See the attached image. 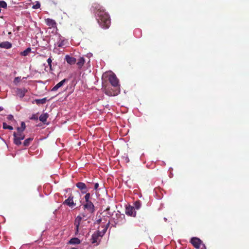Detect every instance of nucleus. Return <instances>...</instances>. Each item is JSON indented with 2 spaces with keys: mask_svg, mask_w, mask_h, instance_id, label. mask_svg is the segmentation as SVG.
Listing matches in <instances>:
<instances>
[{
  "mask_svg": "<svg viewBox=\"0 0 249 249\" xmlns=\"http://www.w3.org/2000/svg\"><path fill=\"white\" fill-rule=\"evenodd\" d=\"M31 141V138H29L26 139V140H25L23 142L24 145L25 146L29 145Z\"/></svg>",
  "mask_w": 249,
  "mask_h": 249,
  "instance_id": "nucleus-25",
  "label": "nucleus"
},
{
  "mask_svg": "<svg viewBox=\"0 0 249 249\" xmlns=\"http://www.w3.org/2000/svg\"><path fill=\"white\" fill-rule=\"evenodd\" d=\"M21 80V77H16L15 78L13 83L15 85H17Z\"/></svg>",
  "mask_w": 249,
  "mask_h": 249,
  "instance_id": "nucleus-24",
  "label": "nucleus"
},
{
  "mask_svg": "<svg viewBox=\"0 0 249 249\" xmlns=\"http://www.w3.org/2000/svg\"><path fill=\"white\" fill-rule=\"evenodd\" d=\"M82 218L80 216H77L74 221V225L75 226V233L77 234L78 232L79 227L80 225V222Z\"/></svg>",
  "mask_w": 249,
  "mask_h": 249,
  "instance_id": "nucleus-14",
  "label": "nucleus"
},
{
  "mask_svg": "<svg viewBox=\"0 0 249 249\" xmlns=\"http://www.w3.org/2000/svg\"><path fill=\"white\" fill-rule=\"evenodd\" d=\"M83 208L90 213H94L95 210L94 206L91 201H86L83 205Z\"/></svg>",
  "mask_w": 249,
  "mask_h": 249,
  "instance_id": "nucleus-6",
  "label": "nucleus"
},
{
  "mask_svg": "<svg viewBox=\"0 0 249 249\" xmlns=\"http://www.w3.org/2000/svg\"><path fill=\"white\" fill-rule=\"evenodd\" d=\"M109 210V208H107V209H106V211H108Z\"/></svg>",
  "mask_w": 249,
  "mask_h": 249,
  "instance_id": "nucleus-35",
  "label": "nucleus"
},
{
  "mask_svg": "<svg viewBox=\"0 0 249 249\" xmlns=\"http://www.w3.org/2000/svg\"><path fill=\"white\" fill-rule=\"evenodd\" d=\"M134 205V208H135L137 210L139 209L141 207V203L140 201H136V202H135Z\"/></svg>",
  "mask_w": 249,
  "mask_h": 249,
  "instance_id": "nucleus-23",
  "label": "nucleus"
},
{
  "mask_svg": "<svg viewBox=\"0 0 249 249\" xmlns=\"http://www.w3.org/2000/svg\"><path fill=\"white\" fill-rule=\"evenodd\" d=\"M73 199V196L71 194L69 197L64 201L63 204L67 205L71 208L75 206V203H74Z\"/></svg>",
  "mask_w": 249,
  "mask_h": 249,
  "instance_id": "nucleus-9",
  "label": "nucleus"
},
{
  "mask_svg": "<svg viewBox=\"0 0 249 249\" xmlns=\"http://www.w3.org/2000/svg\"><path fill=\"white\" fill-rule=\"evenodd\" d=\"M49 117V114L47 113L42 114L39 116V120L44 124H46L47 119Z\"/></svg>",
  "mask_w": 249,
  "mask_h": 249,
  "instance_id": "nucleus-17",
  "label": "nucleus"
},
{
  "mask_svg": "<svg viewBox=\"0 0 249 249\" xmlns=\"http://www.w3.org/2000/svg\"><path fill=\"white\" fill-rule=\"evenodd\" d=\"M45 23L50 28H56V23L53 19L48 18L45 20Z\"/></svg>",
  "mask_w": 249,
  "mask_h": 249,
  "instance_id": "nucleus-11",
  "label": "nucleus"
},
{
  "mask_svg": "<svg viewBox=\"0 0 249 249\" xmlns=\"http://www.w3.org/2000/svg\"><path fill=\"white\" fill-rule=\"evenodd\" d=\"M125 213L126 215L135 217L136 215V212L135 211V208L130 205L126 206Z\"/></svg>",
  "mask_w": 249,
  "mask_h": 249,
  "instance_id": "nucleus-8",
  "label": "nucleus"
},
{
  "mask_svg": "<svg viewBox=\"0 0 249 249\" xmlns=\"http://www.w3.org/2000/svg\"><path fill=\"white\" fill-rule=\"evenodd\" d=\"M7 7V3L3 0L0 1V7L6 8Z\"/></svg>",
  "mask_w": 249,
  "mask_h": 249,
  "instance_id": "nucleus-28",
  "label": "nucleus"
},
{
  "mask_svg": "<svg viewBox=\"0 0 249 249\" xmlns=\"http://www.w3.org/2000/svg\"><path fill=\"white\" fill-rule=\"evenodd\" d=\"M190 242L196 249H206V246L199 238L192 237Z\"/></svg>",
  "mask_w": 249,
  "mask_h": 249,
  "instance_id": "nucleus-2",
  "label": "nucleus"
},
{
  "mask_svg": "<svg viewBox=\"0 0 249 249\" xmlns=\"http://www.w3.org/2000/svg\"><path fill=\"white\" fill-rule=\"evenodd\" d=\"M80 243V240L77 238H71L69 241V243L71 244H78Z\"/></svg>",
  "mask_w": 249,
  "mask_h": 249,
  "instance_id": "nucleus-19",
  "label": "nucleus"
},
{
  "mask_svg": "<svg viewBox=\"0 0 249 249\" xmlns=\"http://www.w3.org/2000/svg\"><path fill=\"white\" fill-rule=\"evenodd\" d=\"M98 187H99V184H98V183H95V184H94V189H95V190H97V189H98Z\"/></svg>",
  "mask_w": 249,
  "mask_h": 249,
  "instance_id": "nucleus-31",
  "label": "nucleus"
},
{
  "mask_svg": "<svg viewBox=\"0 0 249 249\" xmlns=\"http://www.w3.org/2000/svg\"><path fill=\"white\" fill-rule=\"evenodd\" d=\"M91 8L99 25L102 28H108L111 23L110 18L104 7L98 3H94L92 4Z\"/></svg>",
  "mask_w": 249,
  "mask_h": 249,
  "instance_id": "nucleus-1",
  "label": "nucleus"
},
{
  "mask_svg": "<svg viewBox=\"0 0 249 249\" xmlns=\"http://www.w3.org/2000/svg\"><path fill=\"white\" fill-rule=\"evenodd\" d=\"M102 237L101 232L99 231L95 232L91 236L90 242L94 246H97L99 244L100 239Z\"/></svg>",
  "mask_w": 249,
  "mask_h": 249,
  "instance_id": "nucleus-4",
  "label": "nucleus"
},
{
  "mask_svg": "<svg viewBox=\"0 0 249 249\" xmlns=\"http://www.w3.org/2000/svg\"><path fill=\"white\" fill-rule=\"evenodd\" d=\"M65 60L68 64L70 65L74 64L76 62V59L75 58L69 55H66L65 56Z\"/></svg>",
  "mask_w": 249,
  "mask_h": 249,
  "instance_id": "nucleus-13",
  "label": "nucleus"
},
{
  "mask_svg": "<svg viewBox=\"0 0 249 249\" xmlns=\"http://www.w3.org/2000/svg\"><path fill=\"white\" fill-rule=\"evenodd\" d=\"M106 93L107 94L109 95H112V94H108L107 92H106Z\"/></svg>",
  "mask_w": 249,
  "mask_h": 249,
  "instance_id": "nucleus-33",
  "label": "nucleus"
},
{
  "mask_svg": "<svg viewBox=\"0 0 249 249\" xmlns=\"http://www.w3.org/2000/svg\"><path fill=\"white\" fill-rule=\"evenodd\" d=\"M31 52V48L29 47L27 49H26L25 51L21 52L20 53V55L22 56H26L29 53Z\"/></svg>",
  "mask_w": 249,
  "mask_h": 249,
  "instance_id": "nucleus-20",
  "label": "nucleus"
},
{
  "mask_svg": "<svg viewBox=\"0 0 249 249\" xmlns=\"http://www.w3.org/2000/svg\"><path fill=\"white\" fill-rule=\"evenodd\" d=\"M32 119H35V118L33 116H32Z\"/></svg>",
  "mask_w": 249,
  "mask_h": 249,
  "instance_id": "nucleus-36",
  "label": "nucleus"
},
{
  "mask_svg": "<svg viewBox=\"0 0 249 249\" xmlns=\"http://www.w3.org/2000/svg\"><path fill=\"white\" fill-rule=\"evenodd\" d=\"M7 119L8 120L12 121V120H14V117H13V116L12 115H11V114L7 116Z\"/></svg>",
  "mask_w": 249,
  "mask_h": 249,
  "instance_id": "nucleus-30",
  "label": "nucleus"
},
{
  "mask_svg": "<svg viewBox=\"0 0 249 249\" xmlns=\"http://www.w3.org/2000/svg\"><path fill=\"white\" fill-rule=\"evenodd\" d=\"M52 60L51 59V58H49L48 59H47V63L48 64V65L49 66V67H50V70H52Z\"/></svg>",
  "mask_w": 249,
  "mask_h": 249,
  "instance_id": "nucleus-29",
  "label": "nucleus"
},
{
  "mask_svg": "<svg viewBox=\"0 0 249 249\" xmlns=\"http://www.w3.org/2000/svg\"><path fill=\"white\" fill-rule=\"evenodd\" d=\"M17 133L14 132L13 134L14 136V142L17 145H20L21 144V141L25 138V135L23 134V130H17Z\"/></svg>",
  "mask_w": 249,
  "mask_h": 249,
  "instance_id": "nucleus-3",
  "label": "nucleus"
},
{
  "mask_svg": "<svg viewBox=\"0 0 249 249\" xmlns=\"http://www.w3.org/2000/svg\"><path fill=\"white\" fill-rule=\"evenodd\" d=\"M71 249H77V248H71Z\"/></svg>",
  "mask_w": 249,
  "mask_h": 249,
  "instance_id": "nucleus-34",
  "label": "nucleus"
},
{
  "mask_svg": "<svg viewBox=\"0 0 249 249\" xmlns=\"http://www.w3.org/2000/svg\"><path fill=\"white\" fill-rule=\"evenodd\" d=\"M12 47V44L8 41H4L0 43V48H5L6 49H10Z\"/></svg>",
  "mask_w": 249,
  "mask_h": 249,
  "instance_id": "nucleus-15",
  "label": "nucleus"
},
{
  "mask_svg": "<svg viewBox=\"0 0 249 249\" xmlns=\"http://www.w3.org/2000/svg\"><path fill=\"white\" fill-rule=\"evenodd\" d=\"M108 80L111 85L114 87H117L119 86V80L114 73H112L109 75Z\"/></svg>",
  "mask_w": 249,
  "mask_h": 249,
  "instance_id": "nucleus-5",
  "label": "nucleus"
},
{
  "mask_svg": "<svg viewBox=\"0 0 249 249\" xmlns=\"http://www.w3.org/2000/svg\"><path fill=\"white\" fill-rule=\"evenodd\" d=\"M101 221V219H100V220H98V221L99 222H100Z\"/></svg>",
  "mask_w": 249,
  "mask_h": 249,
  "instance_id": "nucleus-38",
  "label": "nucleus"
},
{
  "mask_svg": "<svg viewBox=\"0 0 249 249\" xmlns=\"http://www.w3.org/2000/svg\"><path fill=\"white\" fill-rule=\"evenodd\" d=\"M36 4L32 6V8H34V9L39 8L40 7V4L39 2L36 1Z\"/></svg>",
  "mask_w": 249,
  "mask_h": 249,
  "instance_id": "nucleus-27",
  "label": "nucleus"
},
{
  "mask_svg": "<svg viewBox=\"0 0 249 249\" xmlns=\"http://www.w3.org/2000/svg\"><path fill=\"white\" fill-rule=\"evenodd\" d=\"M26 79V77H23L22 79Z\"/></svg>",
  "mask_w": 249,
  "mask_h": 249,
  "instance_id": "nucleus-37",
  "label": "nucleus"
},
{
  "mask_svg": "<svg viewBox=\"0 0 249 249\" xmlns=\"http://www.w3.org/2000/svg\"><path fill=\"white\" fill-rule=\"evenodd\" d=\"M3 107H0V112L3 110Z\"/></svg>",
  "mask_w": 249,
  "mask_h": 249,
  "instance_id": "nucleus-32",
  "label": "nucleus"
},
{
  "mask_svg": "<svg viewBox=\"0 0 249 249\" xmlns=\"http://www.w3.org/2000/svg\"><path fill=\"white\" fill-rule=\"evenodd\" d=\"M13 90L15 94L20 98H23L27 92V90L25 88H14Z\"/></svg>",
  "mask_w": 249,
  "mask_h": 249,
  "instance_id": "nucleus-7",
  "label": "nucleus"
},
{
  "mask_svg": "<svg viewBox=\"0 0 249 249\" xmlns=\"http://www.w3.org/2000/svg\"><path fill=\"white\" fill-rule=\"evenodd\" d=\"M2 125L3 128L4 129H7L11 130L13 129V127L12 126L7 125L6 123H3Z\"/></svg>",
  "mask_w": 249,
  "mask_h": 249,
  "instance_id": "nucleus-21",
  "label": "nucleus"
},
{
  "mask_svg": "<svg viewBox=\"0 0 249 249\" xmlns=\"http://www.w3.org/2000/svg\"><path fill=\"white\" fill-rule=\"evenodd\" d=\"M26 128V125L24 122H22L21 123V127H18L17 129V130H23L24 131L25 129Z\"/></svg>",
  "mask_w": 249,
  "mask_h": 249,
  "instance_id": "nucleus-22",
  "label": "nucleus"
},
{
  "mask_svg": "<svg viewBox=\"0 0 249 249\" xmlns=\"http://www.w3.org/2000/svg\"><path fill=\"white\" fill-rule=\"evenodd\" d=\"M85 194H86V195L84 196V198H85V201L86 202V201H90L89 200V198H90V193H86Z\"/></svg>",
  "mask_w": 249,
  "mask_h": 249,
  "instance_id": "nucleus-26",
  "label": "nucleus"
},
{
  "mask_svg": "<svg viewBox=\"0 0 249 249\" xmlns=\"http://www.w3.org/2000/svg\"><path fill=\"white\" fill-rule=\"evenodd\" d=\"M75 185L79 190L81 191V193L82 194L86 193L88 191L87 186L85 183L83 182H77Z\"/></svg>",
  "mask_w": 249,
  "mask_h": 249,
  "instance_id": "nucleus-10",
  "label": "nucleus"
},
{
  "mask_svg": "<svg viewBox=\"0 0 249 249\" xmlns=\"http://www.w3.org/2000/svg\"><path fill=\"white\" fill-rule=\"evenodd\" d=\"M47 101L46 98H43L40 99H35L34 101H32V104L36 103L37 105H43L46 103Z\"/></svg>",
  "mask_w": 249,
  "mask_h": 249,
  "instance_id": "nucleus-16",
  "label": "nucleus"
},
{
  "mask_svg": "<svg viewBox=\"0 0 249 249\" xmlns=\"http://www.w3.org/2000/svg\"><path fill=\"white\" fill-rule=\"evenodd\" d=\"M68 81V79H66V78L64 79L61 81H60V82L57 83L54 87H53V89H52L51 91H57L59 88L62 87L64 85V84Z\"/></svg>",
  "mask_w": 249,
  "mask_h": 249,
  "instance_id": "nucleus-12",
  "label": "nucleus"
},
{
  "mask_svg": "<svg viewBox=\"0 0 249 249\" xmlns=\"http://www.w3.org/2000/svg\"><path fill=\"white\" fill-rule=\"evenodd\" d=\"M85 62V59L83 57H81L78 60L77 62V65L79 68H81L82 66L84 65Z\"/></svg>",
  "mask_w": 249,
  "mask_h": 249,
  "instance_id": "nucleus-18",
  "label": "nucleus"
}]
</instances>
